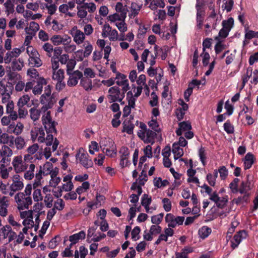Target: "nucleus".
<instances>
[{"mask_svg": "<svg viewBox=\"0 0 258 258\" xmlns=\"http://www.w3.org/2000/svg\"><path fill=\"white\" fill-rule=\"evenodd\" d=\"M253 163V156L252 154L247 153L244 159V165L245 169H249L251 167Z\"/></svg>", "mask_w": 258, "mask_h": 258, "instance_id": "obj_43", "label": "nucleus"}, {"mask_svg": "<svg viewBox=\"0 0 258 258\" xmlns=\"http://www.w3.org/2000/svg\"><path fill=\"white\" fill-rule=\"evenodd\" d=\"M191 125L189 123L187 122H182L179 123V128L176 130V134L177 136H180L184 132H187L191 129Z\"/></svg>", "mask_w": 258, "mask_h": 258, "instance_id": "obj_33", "label": "nucleus"}, {"mask_svg": "<svg viewBox=\"0 0 258 258\" xmlns=\"http://www.w3.org/2000/svg\"><path fill=\"white\" fill-rule=\"evenodd\" d=\"M35 180L34 179L33 182V198L35 202H39L43 200V196L42 195L41 189L38 187L41 185V184L35 185Z\"/></svg>", "mask_w": 258, "mask_h": 258, "instance_id": "obj_23", "label": "nucleus"}, {"mask_svg": "<svg viewBox=\"0 0 258 258\" xmlns=\"http://www.w3.org/2000/svg\"><path fill=\"white\" fill-rule=\"evenodd\" d=\"M142 5H139L136 3H132L130 7V12L128 14V17L131 19L135 18L139 13Z\"/></svg>", "mask_w": 258, "mask_h": 258, "instance_id": "obj_26", "label": "nucleus"}, {"mask_svg": "<svg viewBox=\"0 0 258 258\" xmlns=\"http://www.w3.org/2000/svg\"><path fill=\"white\" fill-rule=\"evenodd\" d=\"M245 38L247 39H251L253 38H258V32H255L246 29Z\"/></svg>", "mask_w": 258, "mask_h": 258, "instance_id": "obj_63", "label": "nucleus"}, {"mask_svg": "<svg viewBox=\"0 0 258 258\" xmlns=\"http://www.w3.org/2000/svg\"><path fill=\"white\" fill-rule=\"evenodd\" d=\"M26 52L29 57L39 54L38 51L31 45L27 47Z\"/></svg>", "mask_w": 258, "mask_h": 258, "instance_id": "obj_64", "label": "nucleus"}, {"mask_svg": "<svg viewBox=\"0 0 258 258\" xmlns=\"http://www.w3.org/2000/svg\"><path fill=\"white\" fill-rule=\"evenodd\" d=\"M77 160L85 168H88L93 165L92 160L89 158L88 154L83 148H80L76 155Z\"/></svg>", "mask_w": 258, "mask_h": 258, "instance_id": "obj_7", "label": "nucleus"}, {"mask_svg": "<svg viewBox=\"0 0 258 258\" xmlns=\"http://www.w3.org/2000/svg\"><path fill=\"white\" fill-rule=\"evenodd\" d=\"M24 172L23 177L26 180H31L35 178L36 166L32 162L29 163Z\"/></svg>", "mask_w": 258, "mask_h": 258, "instance_id": "obj_19", "label": "nucleus"}, {"mask_svg": "<svg viewBox=\"0 0 258 258\" xmlns=\"http://www.w3.org/2000/svg\"><path fill=\"white\" fill-rule=\"evenodd\" d=\"M42 49L46 52V55L48 57H51L53 51V46L48 42L45 43L42 46Z\"/></svg>", "mask_w": 258, "mask_h": 258, "instance_id": "obj_53", "label": "nucleus"}, {"mask_svg": "<svg viewBox=\"0 0 258 258\" xmlns=\"http://www.w3.org/2000/svg\"><path fill=\"white\" fill-rule=\"evenodd\" d=\"M46 81L44 78H41L37 82V84L33 86L32 92L34 95H39L42 92L43 85L46 84Z\"/></svg>", "mask_w": 258, "mask_h": 258, "instance_id": "obj_28", "label": "nucleus"}, {"mask_svg": "<svg viewBox=\"0 0 258 258\" xmlns=\"http://www.w3.org/2000/svg\"><path fill=\"white\" fill-rule=\"evenodd\" d=\"M59 169L57 167H55V170L52 175L50 176V179L49 182V184L50 186L56 187L61 181V178L57 177V175L58 173Z\"/></svg>", "mask_w": 258, "mask_h": 258, "instance_id": "obj_27", "label": "nucleus"}, {"mask_svg": "<svg viewBox=\"0 0 258 258\" xmlns=\"http://www.w3.org/2000/svg\"><path fill=\"white\" fill-rule=\"evenodd\" d=\"M234 25V20L232 18H229L227 20L222 22V26L224 29L230 31Z\"/></svg>", "mask_w": 258, "mask_h": 258, "instance_id": "obj_56", "label": "nucleus"}, {"mask_svg": "<svg viewBox=\"0 0 258 258\" xmlns=\"http://www.w3.org/2000/svg\"><path fill=\"white\" fill-rule=\"evenodd\" d=\"M250 183L248 181H242L238 189L241 194H244V197H248V191L250 190Z\"/></svg>", "mask_w": 258, "mask_h": 258, "instance_id": "obj_29", "label": "nucleus"}, {"mask_svg": "<svg viewBox=\"0 0 258 258\" xmlns=\"http://www.w3.org/2000/svg\"><path fill=\"white\" fill-rule=\"evenodd\" d=\"M74 187L72 182H64L62 186H58V189H61L62 191H71Z\"/></svg>", "mask_w": 258, "mask_h": 258, "instance_id": "obj_62", "label": "nucleus"}, {"mask_svg": "<svg viewBox=\"0 0 258 258\" xmlns=\"http://www.w3.org/2000/svg\"><path fill=\"white\" fill-rule=\"evenodd\" d=\"M120 156V165L123 167L127 165L128 158L130 154L129 150L127 148L122 147L119 151Z\"/></svg>", "mask_w": 258, "mask_h": 258, "instance_id": "obj_22", "label": "nucleus"}, {"mask_svg": "<svg viewBox=\"0 0 258 258\" xmlns=\"http://www.w3.org/2000/svg\"><path fill=\"white\" fill-rule=\"evenodd\" d=\"M77 16L81 19H84L87 16L88 13L84 5L77 6Z\"/></svg>", "mask_w": 258, "mask_h": 258, "instance_id": "obj_50", "label": "nucleus"}, {"mask_svg": "<svg viewBox=\"0 0 258 258\" xmlns=\"http://www.w3.org/2000/svg\"><path fill=\"white\" fill-rule=\"evenodd\" d=\"M67 75L69 76L67 85L69 87H74L77 85L79 80L81 79L83 77L82 73L78 70L67 74Z\"/></svg>", "mask_w": 258, "mask_h": 258, "instance_id": "obj_15", "label": "nucleus"}, {"mask_svg": "<svg viewBox=\"0 0 258 258\" xmlns=\"http://www.w3.org/2000/svg\"><path fill=\"white\" fill-rule=\"evenodd\" d=\"M14 137L9 135L7 133H1L0 134V143L3 144H8L10 146L14 145Z\"/></svg>", "mask_w": 258, "mask_h": 258, "instance_id": "obj_25", "label": "nucleus"}, {"mask_svg": "<svg viewBox=\"0 0 258 258\" xmlns=\"http://www.w3.org/2000/svg\"><path fill=\"white\" fill-rule=\"evenodd\" d=\"M11 77H13L16 78L17 80H19L15 87V89L16 91L20 92L23 90V89L25 90V82L21 80V76L20 75L18 74L13 73L11 75Z\"/></svg>", "mask_w": 258, "mask_h": 258, "instance_id": "obj_32", "label": "nucleus"}, {"mask_svg": "<svg viewBox=\"0 0 258 258\" xmlns=\"http://www.w3.org/2000/svg\"><path fill=\"white\" fill-rule=\"evenodd\" d=\"M24 128V124L21 122L19 121L17 123L13 122L7 127L6 131L8 134L19 136L22 134Z\"/></svg>", "mask_w": 258, "mask_h": 258, "instance_id": "obj_11", "label": "nucleus"}, {"mask_svg": "<svg viewBox=\"0 0 258 258\" xmlns=\"http://www.w3.org/2000/svg\"><path fill=\"white\" fill-rule=\"evenodd\" d=\"M126 17L120 15L119 13H115L110 15L107 17V20L110 23L114 24L121 20H125Z\"/></svg>", "mask_w": 258, "mask_h": 258, "instance_id": "obj_36", "label": "nucleus"}, {"mask_svg": "<svg viewBox=\"0 0 258 258\" xmlns=\"http://www.w3.org/2000/svg\"><path fill=\"white\" fill-rule=\"evenodd\" d=\"M124 93L121 92L119 88L116 86L110 88L108 90L107 97L110 103L119 102H120L124 97Z\"/></svg>", "mask_w": 258, "mask_h": 258, "instance_id": "obj_8", "label": "nucleus"}, {"mask_svg": "<svg viewBox=\"0 0 258 258\" xmlns=\"http://www.w3.org/2000/svg\"><path fill=\"white\" fill-rule=\"evenodd\" d=\"M30 100V97L29 95L28 94H24L20 97L18 99L17 105L18 107H24L25 105H26L27 107H30V106L29 105Z\"/></svg>", "mask_w": 258, "mask_h": 258, "instance_id": "obj_35", "label": "nucleus"}, {"mask_svg": "<svg viewBox=\"0 0 258 258\" xmlns=\"http://www.w3.org/2000/svg\"><path fill=\"white\" fill-rule=\"evenodd\" d=\"M115 83L122 87L121 91L126 92L130 89L128 81L126 77L120 73H117L115 78Z\"/></svg>", "mask_w": 258, "mask_h": 258, "instance_id": "obj_14", "label": "nucleus"}, {"mask_svg": "<svg viewBox=\"0 0 258 258\" xmlns=\"http://www.w3.org/2000/svg\"><path fill=\"white\" fill-rule=\"evenodd\" d=\"M12 168H7L6 166H0V177L4 179H8L9 177V173L11 171Z\"/></svg>", "mask_w": 258, "mask_h": 258, "instance_id": "obj_45", "label": "nucleus"}, {"mask_svg": "<svg viewBox=\"0 0 258 258\" xmlns=\"http://www.w3.org/2000/svg\"><path fill=\"white\" fill-rule=\"evenodd\" d=\"M12 182L10 184L9 188L13 191H20L24 187L23 179L17 174H15L12 177Z\"/></svg>", "mask_w": 258, "mask_h": 258, "instance_id": "obj_13", "label": "nucleus"}, {"mask_svg": "<svg viewBox=\"0 0 258 258\" xmlns=\"http://www.w3.org/2000/svg\"><path fill=\"white\" fill-rule=\"evenodd\" d=\"M211 200L215 203L218 208L220 209L224 208L228 201L227 196L220 198L216 191H214V194L211 196Z\"/></svg>", "mask_w": 258, "mask_h": 258, "instance_id": "obj_18", "label": "nucleus"}, {"mask_svg": "<svg viewBox=\"0 0 258 258\" xmlns=\"http://www.w3.org/2000/svg\"><path fill=\"white\" fill-rule=\"evenodd\" d=\"M11 229V227L9 225H6L0 229V241L2 238H8Z\"/></svg>", "mask_w": 258, "mask_h": 258, "instance_id": "obj_49", "label": "nucleus"}, {"mask_svg": "<svg viewBox=\"0 0 258 258\" xmlns=\"http://www.w3.org/2000/svg\"><path fill=\"white\" fill-rule=\"evenodd\" d=\"M27 75L33 80L38 79L40 80L41 79L39 77V74L37 70L33 68H31L28 69L27 71Z\"/></svg>", "mask_w": 258, "mask_h": 258, "instance_id": "obj_47", "label": "nucleus"}, {"mask_svg": "<svg viewBox=\"0 0 258 258\" xmlns=\"http://www.w3.org/2000/svg\"><path fill=\"white\" fill-rule=\"evenodd\" d=\"M50 41L54 45H63L64 51L67 53H72L76 49V46L71 44L72 38L67 35H53L50 38Z\"/></svg>", "mask_w": 258, "mask_h": 258, "instance_id": "obj_3", "label": "nucleus"}, {"mask_svg": "<svg viewBox=\"0 0 258 258\" xmlns=\"http://www.w3.org/2000/svg\"><path fill=\"white\" fill-rule=\"evenodd\" d=\"M39 25L38 23L32 21L30 22L29 26L25 28V32L27 35L35 36L36 33L39 30Z\"/></svg>", "mask_w": 258, "mask_h": 258, "instance_id": "obj_24", "label": "nucleus"}, {"mask_svg": "<svg viewBox=\"0 0 258 258\" xmlns=\"http://www.w3.org/2000/svg\"><path fill=\"white\" fill-rule=\"evenodd\" d=\"M192 251L191 248H185L180 252L175 253L176 258H188V254Z\"/></svg>", "mask_w": 258, "mask_h": 258, "instance_id": "obj_52", "label": "nucleus"}, {"mask_svg": "<svg viewBox=\"0 0 258 258\" xmlns=\"http://www.w3.org/2000/svg\"><path fill=\"white\" fill-rule=\"evenodd\" d=\"M86 233L84 231H81L78 233L74 234L69 237V240L71 242V245L75 244L78 242L79 240L85 238Z\"/></svg>", "mask_w": 258, "mask_h": 258, "instance_id": "obj_31", "label": "nucleus"}, {"mask_svg": "<svg viewBox=\"0 0 258 258\" xmlns=\"http://www.w3.org/2000/svg\"><path fill=\"white\" fill-rule=\"evenodd\" d=\"M39 148V146L37 143H34L33 145L29 146L26 150L27 154H26L24 155V158L25 159V160H32L33 159L32 155H34L37 152Z\"/></svg>", "mask_w": 258, "mask_h": 258, "instance_id": "obj_21", "label": "nucleus"}, {"mask_svg": "<svg viewBox=\"0 0 258 258\" xmlns=\"http://www.w3.org/2000/svg\"><path fill=\"white\" fill-rule=\"evenodd\" d=\"M164 216L163 213H160L151 217V222L153 224L159 225L162 221Z\"/></svg>", "mask_w": 258, "mask_h": 258, "instance_id": "obj_61", "label": "nucleus"}, {"mask_svg": "<svg viewBox=\"0 0 258 258\" xmlns=\"http://www.w3.org/2000/svg\"><path fill=\"white\" fill-rule=\"evenodd\" d=\"M172 152L175 160L179 158L183 155V149L178 146V144L174 143L172 145Z\"/></svg>", "mask_w": 258, "mask_h": 258, "instance_id": "obj_37", "label": "nucleus"}, {"mask_svg": "<svg viewBox=\"0 0 258 258\" xmlns=\"http://www.w3.org/2000/svg\"><path fill=\"white\" fill-rule=\"evenodd\" d=\"M30 117L33 121L38 120L42 114V121L46 131L49 132H55L56 123L53 121L51 115V111H42V107L38 109L35 107L29 110Z\"/></svg>", "mask_w": 258, "mask_h": 258, "instance_id": "obj_2", "label": "nucleus"}, {"mask_svg": "<svg viewBox=\"0 0 258 258\" xmlns=\"http://www.w3.org/2000/svg\"><path fill=\"white\" fill-rule=\"evenodd\" d=\"M123 125V127L122 132H126L130 135H131L133 133V130L134 128V124L128 121L127 122H124Z\"/></svg>", "mask_w": 258, "mask_h": 258, "instance_id": "obj_57", "label": "nucleus"}, {"mask_svg": "<svg viewBox=\"0 0 258 258\" xmlns=\"http://www.w3.org/2000/svg\"><path fill=\"white\" fill-rule=\"evenodd\" d=\"M138 135L145 143H151L153 145L155 142L156 134L154 132L148 129V130L138 132Z\"/></svg>", "mask_w": 258, "mask_h": 258, "instance_id": "obj_9", "label": "nucleus"}, {"mask_svg": "<svg viewBox=\"0 0 258 258\" xmlns=\"http://www.w3.org/2000/svg\"><path fill=\"white\" fill-rule=\"evenodd\" d=\"M64 78V72L62 69L55 70L52 72V79L53 81L63 80Z\"/></svg>", "mask_w": 258, "mask_h": 258, "instance_id": "obj_41", "label": "nucleus"}, {"mask_svg": "<svg viewBox=\"0 0 258 258\" xmlns=\"http://www.w3.org/2000/svg\"><path fill=\"white\" fill-rule=\"evenodd\" d=\"M247 237V233L244 230L239 231L233 237L231 241V246L234 249L238 246L241 241Z\"/></svg>", "mask_w": 258, "mask_h": 258, "instance_id": "obj_20", "label": "nucleus"}, {"mask_svg": "<svg viewBox=\"0 0 258 258\" xmlns=\"http://www.w3.org/2000/svg\"><path fill=\"white\" fill-rule=\"evenodd\" d=\"M40 101L41 104L43 105L42 107V110L46 111H50L49 109H51L53 107L56 102L53 96L46 97H44V96L41 97Z\"/></svg>", "mask_w": 258, "mask_h": 258, "instance_id": "obj_17", "label": "nucleus"}, {"mask_svg": "<svg viewBox=\"0 0 258 258\" xmlns=\"http://www.w3.org/2000/svg\"><path fill=\"white\" fill-rule=\"evenodd\" d=\"M115 9L116 13H119L120 15L126 17L128 11L125 5L123 6L122 3L118 2L116 4Z\"/></svg>", "mask_w": 258, "mask_h": 258, "instance_id": "obj_38", "label": "nucleus"}, {"mask_svg": "<svg viewBox=\"0 0 258 258\" xmlns=\"http://www.w3.org/2000/svg\"><path fill=\"white\" fill-rule=\"evenodd\" d=\"M14 198L19 210L28 209L29 206L32 204L31 197L24 195V192H22L17 193Z\"/></svg>", "mask_w": 258, "mask_h": 258, "instance_id": "obj_5", "label": "nucleus"}, {"mask_svg": "<svg viewBox=\"0 0 258 258\" xmlns=\"http://www.w3.org/2000/svg\"><path fill=\"white\" fill-rule=\"evenodd\" d=\"M211 233V228L207 226H203L199 230L200 237L203 239L207 237Z\"/></svg>", "mask_w": 258, "mask_h": 258, "instance_id": "obj_51", "label": "nucleus"}, {"mask_svg": "<svg viewBox=\"0 0 258 258\" xmlns=\"http://www.w3.org/2000/svg\"><path fill=\"white\" fill-rule=\"evenodd\" d=\"M3 4L5 8V12L7 15L13 13L14 12V5L11 0H6V2Z\"/></svg>", "mask_w": 258, "mask_h": 258, "instance_id": "obj_44", "label": "nucleus"}, {"mask_svg": "<svg viewBox=\"0 0 258 258\" xmlns=\"http://www.w3.org/2000/svg\"><path fill=\"white\" fill-rule=\"evenodd\" d=\"M80 85L87 91H89L92 89L93 86L91 80L88 78H81Z\"/></svg>", "mask_w": 258, "mask_h": 258, "instance_id": "obj_39", "label": "nucleus"}, {"mask_svg": "<svg viewBox=\"0 0 258 258\" xmlns=\"http://www.w3.org/2000/svg\"><path fill=\"white\" fill-rule=\"evenodd\" d=\"M24 66V61L22 59H14L12 62V68L15 71H20Z\"/></svg>", "mask_w": 258, "mask_h": 258, "instance_id": "obj_40", "label": "nucleus"}, {"mask_svg": "<svg viewBox=\"0 0 258 258\" xmlns=\"http://www.w3.org/2000/svg\"><path fill=\"white\" fill-rule=\"evenodd\" d=\"M24 50V49L22 47L21 48H14L12 50H8L5 55V63L9 64L12 62L13 60L16 59Z\"/></svg>", "mask_w": 258, "mask_h": 258, "instance_id": "obj_10", "label": "nucleus"}, {"mask_svg": "<svg viewBox=\"0 0 258 258\" xmlns=\"http://www.w3.org/2000/svg\"><path fill=\"white\" fill-rule=\"evenodd\" d=\"M65 206L64 202L61 199H57L53 204V208L55 210H62Z\"/></svg>", "mask_w": 258, "mask_h": 258, "instance_id": "obj_58", "label": "nucleus"}, {"mask_svg": "<svg viewBox=\"0 0 258 258\" xmlns=\"http://www.w3.org/2000/svg\"><path fill=\"white\" fill-rule=\"evenodd\" d=\"M53 201L52 196L50 193L46 194L44 198V203L46 207L51 208L53 206Z\"/></svg>", "mask_w": 258, "mask_h": 258, "instance_id": "obj_55", "label": "nucleus"}, {"mask_svg": "<svg viewBox=\"0 0 258 258\" xmlns=\"http://www.w3.org/2000/svg\"><path fill=\"white\" fill-rule=\"evenodd\" d=\"M100 146L104 153L107 156H111L113 153V143L110 140L103 139L100 142Z\"/></svg>", "mask_w": 258, "mask_h": 258, "instance_id": "obj_16", "label": "nucleus"}, {"mask_svg": "<svg viewBox=\"0 0 258 258\" xmlns=\"http://www.w3.org/2000/svg\"><path fill=\"white\" fill-rule=\"evenodd\" d=\"M165 221L168 223V227L173 228H175L177 225L174 220V216L171 214H167L165 216Z\"/></svg>", "mask_w": 258, "mask_h": 258, "instance_id": "obj_46", "label": "nucleus"}, {"mask_svg": "<svg viewBox=\"0 0 258 258\" xmlns=\"http://www.w3.org/2000/svg\"><path fill=\"white\" fill-rule=\"evenodd\" d=\"M1 150L2 156L8 158L11 157L13 153L12 150L9 147L5 145L2 147Z\"/></svg>", "mask_w": 258, "mask_h": 258, "instance_id": "obj_59", "label": "nucleus"}, {"mask_svg": "<svg viewBox=\"0 0 258 258\" xmlns=\"http://www.w3.org/2000/svg\"><path fill=\"white\" fill-rule=\"evenodd\" d=\"M10 205V199L9 197L2 196L0 194V208L8 207Z\"/></svg>", "mask_w": 258, "mask_h": 258, "instance_id": "obj_60", "label": "nucleus"}, {"mask_svg": "<svg viewBox=\"0 0 258 258\" xmlns=\"http://www.w3.org/2000/svg\"><path fill=\"white\" fill-rule=\"evenodd\" d=\"M200 5L199 3H197L196 5V8L197 10V27L198 28L201 29L202 28L203 22V17L202 12L200 11Z\"/></svg>", "mask_w": 258, "mask_h": 258, "instance_id": "obj_42", "label": "nucleus"}, {"mask_svg": "<svg viewBox=\"0 0 258 258\" xmlns=\"http://www.w3.org/2000/svg\"><path fill=\"white\" fill-rule=\"evenodd\" d=\"M74 41L78 45L82 44L85 38V34L78 29L76 26L73 27L70 31Z\"/></svg>", "mask_w": 258, "mask_h": 258, "instance_id": "obj_12", "label": "nucleus"}, {"mask_svg": "<svg viewBox=\"0 0 258 258\" xmlns=\"http://www.w3.org/2000/svg\"><path fill=\"white\" fill-rule=\"evenodd\" d=\"M47 136L45 137V134L44 130L42 127H35L30 131V136L31 140L34 142L38 141L40 143H45L47 146H52V151H55L59 144L58 141L55 138L53 142V136L52 133L55 132H49L46 131Z\"/></svg>", "mask_w": 258, "mask_h": 258, "instance_id": "obj_1", "label": "nucleus"}, {"mask_svg": "<svg viewBox=\"0 0 258 258\" xmlns=\"http://www.w3.org/2000/svg\"><path fill=\"white\" fill-rule=\"evenodd\" d=\"M252 68H247L246 74L242 76V82L241 87L240 88L241 90L242 89L244 88L245 84L248 82V80L249 79V78L252 76Z\"/></svg>", "mask_w": 258, "mask_h": 258, "instance_id": "obj_48", "label": "nucleus"}, {"mask_svg": "<svg viewBox=\"0 0 258 258\" xmlns=\"http://www.w3.org/2000/svg\"><path fill=\"white\" fill-rule=\"evenodd\" d=\"M15 144L17 150H22L26 146L25 140L22 136H18L16 138H14V144Z\"/></svg>", "mask_w": 258, "mask_h": 258, "instance_id": "obj_34", "label": "nucleus"}, {"mask_svg": "<svg viewBox=\"0 0 258 258\" xmlns=\"http://www.w3.org/2000/svg\"><path fill=\"white\" fill-rule=\"evenodd\" d=\"M114 24L122 34L127 30V25L125 22V20H121Z\"/></svg>", "mask_w": 258, "mask_h": 258, "instance_id": "obj_54", "label": "nucleus"}, {"mask_svg": "<svg viewBox=\"0 0 258 258\" xmlns=\"http://www.w3.org/2000/svg\"><path fill=\"white\" fill-rule=\"evenodd\" d=\"M55 170L51 162H47L42 166H39L38 169H36L35 173V185L42 184L41 180L43 176L52 175V173Z\"/></svg>", "mask_w": 258, "mask_h": 258, "instance_id": "obj_4", "label": "nucleus"}, {"mask_svg": "<svg viewBox=\"0 0 258 258\" xmlns=\"http://www.w3.org/2000/svg\"><path fill=\"white\" fill-rule=\"evenodd\" d=\"M28 61L29 65L32 67L38 68L42 65V61L40 58L39 54L37 55L29 57L28 59Z\"/></svg>", "mask_w": 258, "mask_h": 258, "instance_id": "obj_30", "label": "nucleus"}, {"mask_svg": "<svg viewBox=\"0 0 258 258\" xmlns=\"http://www.w3.org/2000/svg\"><path fill=\"white\" fill-rule=\"evenodd\" d=\"M30 160H25V159L21 155L15 156L12 160V165L16 174H18L23 172Z\"/></svg>", "mask_w": 258, "mask_h": 258, "instance_id": "obj_6", "label": "nucleus"}]
</instances>
